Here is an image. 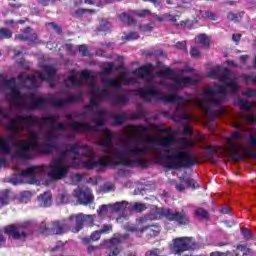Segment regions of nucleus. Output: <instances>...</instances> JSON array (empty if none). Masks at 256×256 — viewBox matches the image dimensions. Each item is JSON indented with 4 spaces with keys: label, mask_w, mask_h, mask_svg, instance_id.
Returning <instances> with one entry per match:
<instances>
[{
    "label": "nucleus",
    "mask_w": 256,
    "mask_h": 256,
    "mask_svg": "<svg viewBox=\"0 0 256 256\" xmlns=\"http://www.w3.org/2000/svg\"><path fill=\"white\" fill-rule=\"evenodd\" d=\"M110 209L113 211H123L129 209V203L127 201L116 202L115 204H110Z\"/></svg>",
    "instance_id": "nucleus-20"
},
{
    "label": "nucleus",
    "mask_w": 256,
    "mask_h": 256,
    "mask_svg": "<svg viewBox=\"0 0 256 256\" xmlns=\"http://www.w3.org/2000/svg\"><path fill=\"white\" fill-rule=\"evenodd\" d=\"M128 256H136L135 254H129Z\"/></svg>",
    "instance_id": "nucleus-64"
},
{
    "label": "nucleus",
    "mask_w": 256,
    "mask_h": 256,
    "mask_svg": "<svg viewBox=\"0 0 256 256\" xmlns=\"http://www.w3.org/2000/svg\"><path fill=\"white\" fill-rule=\"evenodd\" d=\"M109 207H111V205H101L97 210L98 215L100 216L107 215V211H109Z\"/></svg>",
    "instance_id": "nucleus-36"
},
{
    "label": "nucleus",
    "mask_w": 256,
    "mask_h": 256,
    "mask_svg": "<svg viewBox=\"0 0 256 256\" xmlns=\"http://www.w3.org/2000/svg\"><path fill=\"white\" fill-rule=\"evenodd\" d=\"M182 3H191L193 0H181ZM168 5H173V2L171 0H167Z\"/></svg>",
    "instance_id": "nucleus-56"
},
{
    "label": "nucleus",
    "mask_w": 256,
    "mask_h": 256,
    "mask_svg": "<svg viewBox=\"0 0 256 256\" xmlns=\"http://www.w3.org/2000/svg\"><path fill=\"white\" fill-rule=\"evenodd\" d=\"M47 48L51 49V43H47Z\"/></svg>",
    "instance_id": "nucleus-63"
},
{
    "label": "nucleus",
    "mask_w": 256,
    "mask_h": 256,
    "mask_svg": "<svg viewBox=\"0 0 256 256\" xmlns=\"http://www.w3.org/2000/svg\"><path fill=\"white\" fill-rule=\"evenodd\" d=\"M30 225H32L31 221H24L20 224H12L4 227V230H0V247H3L5 241H7L3 233L14 239V241L25 242L27 239V229H29Z\"/></svg>",
    "instance_id": "nucleus-6"
},
{
    "label": "nucleus",
    "mask_w": 256,
    "mask_h": 256,
    "mask_svg": "<svg viewBox=\"0 0 256 256\" xmlns=\"http://www.w3.org/2000/svg\"><path fill=\"white\" fill-rule=\"evenodd\" d=\"M74 221V228H72L73 233H79L81 229H83V224L85 223L89 227H93V222L95 221V215H72Z\"/></svg>",
    "instance_id": "nucleus-12"
},
{
    "label": "nucleus",
    "mask_w": 256,
    "mask_h": 256,
    "mask_svg": "<svg viewBox=\"0 0 256 256\" xmlns=\"http://www.w3.org/2000/svg\"><path fill=\"white\" fill-rule=\"evenodd\" d=\"M217 151H219V147H215V146L207 147V153L208 155H210V157H213V155H217Z\"/></svg>",
    "instance_id": "nucleus-38"
},
{
    "label": "nucleus",
    "mask_w": 256,
    "mask_h": 256,
    "mask_svg": "<svg viewBox=\"0 0 256 256\" xmlns=\"http://www.w3.org/2000/svg\"><path fill=\"white\" fill-rule=\"evenodd\" d=\"M210 256H253V252H251V249H249L243 245H238L233 252L216 251V252H212L210 254Z\"/></svg>",
    "instance_id": "nucleus-14"
},
{
    "label": "nucleus",
    "mask_w": 256,
    "mask_h": 256,
    "mask_svg": "<svg viewBox=\"0 0 256 256\" xmlns=\"http://www.w3.org/2000/svg\"><path fill=\"white\" fill-rule=\"evenodd\" d=\"M73 195L78 199L80 205H89V203H93V192L89 188H77L74 190Z\"/></svg>",
    "instance_id": "nucleus-13"
},
{
    "label": "nucleus",
    "mask_w": 256,
    "mask_h": 256,
    "mask_svg": "<svg viewBox=\"0 0 256 256\" xmlns=\"http://www.w3.org/2000/svg\"><path fill=\"white\" fill-rule=\"evenodd\" d=\"M243 95L246 97H256V92L255 90L248 89L243 92Z\"/></svg>",
    "instance_id": "nucleus-44"
},
{
    "label": "nucleus",
    "mask_w": 256,
    "mask_h": 256,
    "mask_svg": "<svg viewBox=\"0 0 256 256\" xmlns=\"http://www.w3.org/2000/svg\"><path fill=\"white\" fill-rule=\"evenodd\" d=\"M232 40L235 41V43H239V41H241V34H233Z\"/></svg>",
    "instance_id": "nucleus-54"
},
{
    "label": "nucleus",
    "mask_w": 256,
    "mask_h": 256,
    "mask_svg": "<svg viewBox=\"0 0 256 256\" xmlns=\"http://www.w3.org/2000/svg\"><path fill=\"white\" fill-rule=\"evenodd\" d=\"M79 53L82 57H87L89 55V50H87V46L81 45L79 46Z\"/></svg>",
    "instance_id": "nucleus-40"
},
{
    "label": "nucleus",
    "mask_w": 256,
    "mask_h": 256,
    "mask_svg": "<svg viewBox=\"0 0 256 256\" xmlns=\"http://www.w3.org/2000/svg\"><path fill=\"white\" fill-rule=\"evenodd\" d=\"M128 209H131V211H137L138 213H141V211H145L147 207L143 203L132 202V203H129Z\"/></svg>",
    "instance_id": "nucleus-22"
},
{
    "label": "nucleus",
    "mask_w": 256,
    "mask_h": 256,
    "mask_svg": "<svg viewBox=\"0 0 256 256\" xmlns=\"http://www.w3.org/2000/svg\"><path fill=\"white\" fill-rule=\"evenodd\" d=\"M179 183L176 180H170V185H175L176 191H185V189L191 187L195 189L197 187V182L191 178L180 177Z\"/></svg>",
    "instance_id": "nucleus-15"
},
{
    "label": "nucleus",
    "mask_w": 256,
    "mask_h": 256,
    "mask_svg": "<svg viewBox=\"0 0 256 256\" xmlns=\"http://www.w3.org/2000/svg\"><path fill=\"white\" fill-rule=\"evenodd\" d=\"M228 64L230 65V67H237V64H235V62L233 61H229Z\"/></svg>",
    "instance_id": "nucleus-58"
},
{
    "label": "nucleus",
    "mask_w": 256,
    "mask_h": 256,
    "mask_svg": "<svg viewBox=\"0 0 256 256\" xmlns=\"http://www.w3.org/2000/svg\"><path fill=\"white\" fill-rule=\"evenodd\" d=\"M96 1L97 0H84V3L88 5H97ZM107 1H121V0H107Z\"/></svg>",
    "instance_id": "nucleus-53"
},
{
    "label": "nucleus",
    "mask_w": 256,
    "mask_h": 256,
    "mask_svg": "<svg viewBox=\"0 0 256 256\" xmlns=\"http://www.w3.org/2000/svg\"><path fill=\"white\" fill-rule=\"evenodd\" d=\"M95 251H99V246H88V253H95Z\"/></svg>",
    "instance_id": "nucleus-52"
},
{
    "label": "nucleus",
    "mask_w": 256,
    "mask_h": 256,
    "mask_svg": "<svg viewBox=\"0 0 256 256\" xmlns=\"http://www.w3.org/2000/svg\"><path fill=\"white\" fill-rule=\"evenodd\" d=\"M7 25H12V23H14V20H8L6 21Z\"/></svg>",
    "instance_id": "nucleus-61"
},
{
    "label": "nucleus",
    "mask_w": 256,
    "mask_h": 256,
    "mask_svg": "<svg viewBox=\"0 0 256 256\" xmlns=\"http://www.w3.org/2000/svg\"><path fill=\"white\" fill-rule=\"evenodd\" d=\"M101 235H103L101 233V230L99 231H94L91 235H90V238L89 237H86V238H83L82 241L83 243H91V241H99V239H101Z\"/></svg>",
    "instance_id": "nucleus-23"
},
{
    "label": "nucleus",
    "mask_w": 256,
    "mask_h": 256,
    "mask_svg": "<svg viewBox=\"0 0 256 256\" xmlns=\"http://www.w3.org/2000/svg\"><path fill=\"white\" fill-rule=\"evenodd\" d=\"M208 77L211 79H219L222 84H216L206 88L204 92L196 98L191 96L184 98L177 94L165 95L161 92V101L176 105V111L172 116V119L184 127L182 135H191L193 131L187 125H189L191 121H197V117L189 114L187 111L189 105H196V107L203 110L205 115L209 116L211 113H215L213 109H211L213 105H219V103L225 101V97H227V88L231 89L232 93H235V91L239 89L237 80H235V77H233V74H231V71L227 68L218 66L208 72Z\"/></svg>",
    "instance_id": "nucleus-4"
},
{
    "label": "nucleus",
    "mask_w": 256,
    "mask_h": 256,
    "mask_svg": "<svg viewBox=\"0 0 256 256\" xmlns=\"http://www.w3.org/2000/svg\"><path fill=\"white\" fill-rule=\"evenodd\" d=\"M177 49H182L183 51H187V42H178L176 44Z\"/></svg>",
    "instance_id": "nucleus-46"
},
{
    "label": "nucleus",
    "mask_w": 256,
    "mask_h": 256,
    "mask_svg": "<svg viewBox=\"0 0 256 256\" xmlns=\"http://www.w3.org/2000/svg\"><path fill=\"white\" fill-rule=\"evenodd\" d=\"M69 157L74 167H85V169L101 171L108 165H113L109 158L102 156L98 160L95 159L93 148L87 144H67L66 149L58 152V156L53 158L48 165L30 166L20 174L14 175L10 179V183L12 185H21V183L40 185L45 177H47L46 185L55 181H61V179H65L69 175V169H71Z\"/></svg>",
    "instance_id": "nucleus-2"
},
{
    "label": "nucleus",
    "mask_w": 256,
    "mask_h": 256,
    "mask_svg": "<svg viewBox=\"0 0 256 256\" xmlns=\"http://www.w3.org/2000/svg\"><path fill=\"white\" fill-rule=\"evenodd\" d=\"M5 205H9V190H4L0 194V206L3 207Z\"/></svg>",
    "instance_id": "nucleus-25"
},
{
    "label": "nucleus",
    "mask_w": 256,
    "mask_h": 256,
    "mask_svg": "<svg viewBox=\"0 0 256 256\" xmlns=\"http://www.w3.org/2000/svg\"><path fill=\"white\" fill-rule=\"evenodd\" d=\"M159 215L165 217L168 221H175L178 225H189V215L185 210L182 211H173L171 209H163L161 208L158 211Z\"/></svg>",
    "instance_id": "nucleus-7"
},
{
    "label": "nucleus",
    "mask_w": 256,
    "mask_h": 256,
    "mask_svg": "<svg viewBox=\"0 0 256 256\" xmlns=\"http://www.w3.org/2000/svg\"><path fill=\"white\" fill-rule=\"evenodd\" d=\"M165 21H170V23H174V25H181L183 26V22L177 24V16H173L171 14H164Z\"/></svg>",
    "instance_id": "nucleus-35"
},
{
    "label": "nucleus",
    "mask_w": 256,
    "mask_h": 256,
    "mask_svg": "<svg viewBox=\"0 0 256 256\" xmlns=\"http://www.w3.org/2000/svg\"><path fill=\"white\" fill-rule=\"evenodd\" d=\"M190 55L191 57H193L194 59H201V52L199 51V49H197V47L192 46L190 49Z\"/></svg>",
    "instance_id": "nucleus-34"
},
{
    "label": "nucleus",
    "mask_w": 256,
    "mask_h": 256,
    "mask_svg": "<svg viewBox=\"0 0 256 256\" xmlns=\"http://www.w3.org/2000/svg\"><path fill=\"white\" fill-rule=\"evenodd\" d=\"M196 43L198 45H201V47H204V49H207L209 45H211V41L209 40V36L206 34H200L196 37Z\"/></svg>",
    "instance_id": "nucleus-19"
},
{
    "label": "nucleus",
    "mask_w": 256,
    "mask_h": 256,
    "mask_svg": "<svg viewBox=\"0 0 256 256\" xmlns=\"http://www.w3.org/2000/svg\"><path fill=\"white\" fill-rule=\"evenodd\" d=\"M220 212L223 213V215H227L231 212V208H229V206H226V207L222 208L220 210Z\"/></svg>",
    "instance_id": "nucleus-55"
},
{
    "label": "nucleus",
    "mask_w": 256,
    "mask_h": 256,
    "mask_svg": "<svg viewBox=\"0 0 256 256\" xmlns=\"http://www.w3.org/2000/svg\"><path fill=\"white\" fill-rule=\"evenodd\" d=\"M140 30L143 31L144 33L151 32L153 31V24L150 23V24L140 26Z\"/></svg>",
    "instance_id": "nucleus-41"
},
{
    "label": "nucleus",
    "mask_w": 256,
    "mask_h": 256,
    "mask_svg": "<svg viewBox=\"0 0 256 256\" xmlns=\"http://www.w3.org/2000/svg\"><path fill=\"white\" fill-rule=\"evenodd\" d=\"M109 231H113V226L108 225V224L103 225L102 229L100 230V232H101L102 234H104V233H109Z\"/></svg>",
    "instance_id": "nucleus-43"
},
{
    "label": "nucleus",
    "mask_w": 256,
    "mask_h": 256,
    "mask_svg": "<svg viewBox=\"0 0 256 256\" xmlns=\"http://www.w3.org/2000/svg\"><path fill=\"white\" fill-rule=\"evenodd\" d=\"M147 231L150 237H157L161 233V228L157 225H146L140 229V233Z\"/></svg>",
    "instance_id": "nucleus-17"
},
{
    "label": "nucleus",
    "mask_w": 256,
    "mask_h": 256,
    "mask_svg": "<svg viewBox=\"0 0 256 256\" xmlns=\"http://www.w3.org/2000/svg\"><path fill=\"white\" fill-rule=\"evenodd\" d=\"M188 85H197V79L185 76H174L168 84V91H179V89H185Z\"/></svg>",
    "instance_id": "nucleus-11"
},
{
    "label": "nucleus",
    "mask_w": 256,
    "mask_h": 256,
    "mask_svg": "<svg viewBox=\"0 0 256 256\" xmlns=\"http://www.w3.org/2000/svg\"><path fill=\"white\" fill-rule=\"evenodd\" d=\"M57 203L59 204L69 203V195L67 194V192L63 191L58 194Z\"/></svg>",
    "instance_id": "nucleus-26"
},
{
    "label": "nucleus",
    "mask_w": 256,
    "mask_h": 256,
    "mask_svg": "<svg viewBox=\"0 0 256 256\" xmlns=\"http://www.w3.org/2000/svg\"><path fill=\"white\" fill-rule=\"evenodd\" d=\"M200 13L202 14V17H206V19H212V21L217 20V16L213 14V12L205 11Z\"/></svg>",
    "instance_id": "nucleus-37"
},
{
    "label": "nucleus",
    "mask_w": 256,
    "mask_h": 256,
    "mask_svg": "<svg viewBox=\"0 0 256 256\" xmlns=\"http://www.w3.org/2000/svg\"><path fill=\"white\" fill-rule=\"evenodd\" d=\"M242 235H244L246 239H251V232L246 228H242Z\"/></svg>",
    "instance_id": "nucleus-49"
},
{
    "label": "nucleus",
    "mask_w": 256,
    "mask_h": 256,
    "mask_svg": "<svg viewBox=\"0 0 256 256\" xmlns=\"http://www.w3.org/2000/svg\"><path fill=\"white\" fill-rule=\"evenodd\" d=\"M48 26H49V27H52V29H53L54 31H56L57 33H61V27H59V25H57V24L51 22V23H48Z\"/></svg>",
    "instance_id": "nucleus-47"
},
{
    "label": "nucleus",
    "mask_w": 256,
    "mask_h": 256,
    "mask_svg": "<svg viewBox=\"0 0 256 256\" xmlns=\"http://www.w3.org/2000/svg\"><path fill=\"white\" fill-rule=\"evenodd\" d=\"M227 18L229 19V21H233L234 23H239V21H241V19H243V12H229L227 14Z\"/></svg>",
    "instance_id": "nucleus-24"
},
{
    "label": "nucleus",
    "mask_w": 256,
    "mask_h": 256,
    "mask_svg": "<svg viewBox=\"0 0 256 256\" xmlns=\"http://www.w3.org/2000/svg\"><path fill=\"white\" fill-rule=\"evenodd\" d=\"M132 15H137V17H149L151 15V10L143 9V10H136L132 12Z\"/></svg>",
    "instance_id": "nucleus-28"
},
{
    "label": "nucleus",
    "mask_w": 256,
    "mask_h": 256,
    "mask_svg": "<svg viewBox=\"0 0 256 256\" xmlns=\"http://www.w3.org/2000/svg\"><path fill=\"white\" fill-rule=\"evenodd\" d=\"M152 3H154L155 7H161V3L157 2V0H150Z\"/></svg>",
    "instance_id": "nucleus-57"
},
{
    "label": "nucleus",
    "mask_w": 256,
    "mask_h": 256,
    "mask_svg": "<svg viewBox=\"0 0 256 256\" xmlns=\"http://www.w3.org/2000/svg\"><path fill=\"white\" fill-rule=\"evenodd\" d=\"M109 22L102 21L100 24V31H109Z\"/></svg>",
    "instance_id": "nucleus-45"
},
{
    "label": "nucleus",
    "mask_w": 256,
    "mask_h": 256,
    "mask_svg": "<svg viewBox=\"0 0 256 256\" xmlns=\"http://www.w3.org/2000/svg\"><path fill=\"white\" fill-rule=\"evenodd\" d=\"M154 19H156V21H159V23H163V21H165V14L162 16H159L157 14H153Z\"/></svg>",
    "instance_id": "nucleus-51"
},
{
    "label": "nucleus",
    "mask_w": 256,
    "mask_h": 256,
    "mask_svg": "<svg viewBox=\"0 0 256 256\" xmlns=\"http://www.w3.org/2000/svg\"><path fill=\"white\" fill-rule=\"evenodd\" d=\"M147 256H159V249H153L146 253Z\"/></svg>",
    "instance_id": "nucleus-50"
},
{
    "label": "nucleus",
    "mask_w": 256,
    "mask_h": 256,
    "mask_svg": "<svg viewBox=\"0 0 256 256\" xmlns=\"http://www.w3.org/2000/svg\"><path fill=\"white\" fill-rule=\"evenodd\" d=\"M38 203L40 207H51V192H44L38 196Z\"/></svg>",
    "instance_id": "nucleus-18"
},
{
    "label": "nucleus",
    "mask_w": 256,
    "mask_h": 256,
    "mask_svg": "<svg viewBox=\"0 0 256 256\" xmlns=\"http://www.w3.org/2000/svg\"><path fill=\"white\" fill-rule=\"evenodd\" d=\"M241 117H242V119H244V121H246V123H250V124L256 123V117L253 116V115H249L247 113H243L241 115Z\"/></svg>",
    "instance_id": "nucleus-33"
},
{
    "label": "nucleus",
    "mask_w": 256,
    "mask_h": 256,
    "mask_svg": "<svg viewBox=\"0 0 256 256\" xmlns=\"http://www.w3.org/2000/svg\"><path fill=\"white\" fill-rule=\"evenodd\" d=\"M85 11H87V10H77L76 13L79 15L81 13H85Z\"/></svg>",
    "instance_id": "nucleus-60"
},
{
    "label": "nucleus",
    "mask_w": 256,
    "mask_h": 256,
    "mask_svg": "<svg viewBox=\"0 0 256 256\" xmlns=\"http://www.w3.org/2000/svg\"><path fill=\"white\" fill-rule=\"evenodd\" d=\"M195 215H197L200 219H207L209 217V213H207L203 208L196 209Z\"/></svg>",
    "instance_id": "nucleus-32"
},
{
    "label": "nucleus",
    "mask_w": 256,
    "mask_h": 256,
    "mask_svg": "<svg viewBox=\"0 0 256 256\" xmlns=\"http://www.w3.org/2000/svg\"><path fill=\"white\" fill-rule=\"evenodd\" d=\"M245 81H246V83L256 85V76H254V75L246 76Z\"/></svg>",
    "instance_id": "nucleus-42"
},
{
    "label": "nucleus",
    "mask_w": 256,
    "mask_h": 256,
    "mask_svg": "<svg viewBox=\"0 0 256 256\" xmlns=\"http://www.w3.org/2000/svg\"><path fill=\"white\" fill-rule=\"evenodd\" d=\"M240 59H241L242 61H247V55H242V56L240 57Z\"/></svg>",
    "instance_id": "nucleus-59"
},
{
    "label": "nucleus",
    "mask_w": 256,
    "mask_h": 256,
    "mask_svg": "<svg viewBox=\"0 0 256 256\" xmlns=\"http://www.w3.org/2000/svg\"><path fill=\"white\" fill-rule=\"evenodd\" d=\"M13 37V32L7 28L0 29V39H11Z\"/></svg>",
    "instance_id": "nucleus-27"
},
{
    "label": "nucleus",
    "mask_w": 256,
    "mask_h": 256,
    "mask_svg": "<svg viewBox=\"0 0 256 256\" xmlns=\"http://www.w3.org/2000/svg\"><path fill=\"white\" fill-rule=\"evenodd\" d=\"M40 232L44 234L51 233V227H47V224L42 222L40 224Z\"/></svg>",
    "instance_id": "nucleus-39"
},
{
    "label": "nucleus",
    "mask_w": 256,
    "mask_h": 256,
    "mask_svg": "<svg viewBox=\"0 0 256 256\" xmlns=\"http://www.w3.org/2000/svg\"><path fill=\"white\" fill-rule=\"evenodd\" d=\"M129 239V234H114V237L110 240L104 241V247H108L110 249V253L108 256H117L121 253V243L127 241Z\"/></svg>",
    "instance_id": "nucleus-9"
},
{
    "label": "nucleus",
    "mask_w": 256,
    "mask_h": 256,
    "mask_svg": "<svg viewBox=\"0 0 256 256\" xmlns=\"http://www.w3.org/2000/svg\"><path fill=\"white\" fill-rule=\"evenodd\" d=\"M194 249H199V244H197L193 238L181 237L174 239V253L179 255L183 253V251H194Z\"/></svg>",
    "instance_id": "nucleus-8"
},
{
    "label": "nucleus",
    "mask_w": 256,
    "mask_h": 256,
    "mask_svg": "<svg viewBox=\"0 0 256 256\" xmlns=\"http://www.w3.org/2000/svg\"><path fill=\"white\" fill-rule=\"evenodd\" d=\"M119 19L124 25H133L135 23V20L133 19V16L129 13H122L119 15Z\"/></svg>",
    "instance_id": "nucleus-21"
},
{
    "label": "nucleus",
    "mask_w": 256,
    "mask_h": 256,
    "mask_svg": "<svg viewBox=\"0 0 256 256\" xmlns=\"http://www.w3.org/2000/svg\"><path fill=\"white\" fill-rule=\"evenodd\" d=\"M76 179H77V181H81V175L77 174Z\"/></svg>",
    "instance_id": "nucleus-62"
},
{
    "label": "nucleus",
    "mask_w": 256,
    "mask_h": 256,
    "mask_svg": "<svg viewBox=\"0 0 256 256\" xmlns=\"http://www.w3.org/2000/svg\"><path fill=\"white\" fill-rule=\"evenodd\" d=\"M233 127H235V129H243L244 132L249 131L247 128H243V123L241 122H235Z\"/></svg>",
    "instance_id": "nucleus-48"
},
{
    "label": "nucleus",
    "mask_w": 256,
    "mask_h": 256,
    "mask_svg": "<svg viewBox=\"0 0 256 256\" xmlns=\"http://www.w3.org/2000/svg\"><path fill=\"white\" fill-rule=\"evenodd\" d=\"M122 39L126 41H135V39H139V34L137 32H130L129 34H124Z\"/></svg>",
    "instance_id": "nucleus-31"
},
{
    "label": "nucleus",
    "mask_w": 256,
    "mask_h": 256,
    "mask_svg": "<svg viewBox=\"0 0 256 256\" xmlns=\"http://www.w3.org/2000/svg\"><path fill=\"white\" fill-rule=\"evenodd\" d=\"M115 64L108 62L104 64L103 71L100 72V81L104 87L99 88L95 85V77L89 74V71L81 72V78H77L75 71L70 72V76L64 81L69 89L82 87L88 84L91 93L90 103L84 107L83 112H74L67 114L66 119L70 122L67 124L59 121L58 114H48L42 118L33 116H23L16 114L8 118V131L19 133L26 131L29 140H18L15 144V155L20 159H33L36 153H51L57 149L58 139H75V133H99L96 145L102 147L106 153L103 156L110 159L112 165H136L145 169L149 162L145 155L151 153L155 146L140 142H131L122 140L116 145L113 144V133L105 128L107 119H114V125H123L126 119H143L145 111L138 110L132 114L111 115L103 110L101 101H111L113 105H125L129 102L128 92L124 90L123 85H135L139 79L147 83V87H141L133 91L144 101L161 99V91L157 88L159 84L155 82L153 66L145 65L136 69L135 78H127V72H123L117 79L107 78Z\"/></svg>",
    "instance_id": "nucleus-1"
},
{
    "label": "nucleus",
    "mask_w": 256,
    "mask_h": 256,
    "mask_svg": "<svg viewBox=\"0 0 256 256\" xmlns=\"http://www.w3.org/2000/svg\"><path fill=\"white\" fill-rule=\"evenodd\" d=\"M31 201V192L24 191L20 194L21 203H29Z\"/></svg>",
    "instance_id": "nucleus-30"
},
{
    "label": "nucleus",
    "mask_w": 256,
    "mask_h": 256,
    "mask_svg": "<svg viewBox=\"0 0 256 256\" xmlns=\"http://www.w3.org/2000/svg\"><path fill=\"white\" fill-rule=\"evenodd\" d=\"M55 79V68L52 66H44L42 72L28 75L21 73L18 76V82L15 78L7 79L4 75H0V87L6 93L7 99L10 101L11 109L16 111H33L35 109H45L47 105L61 109L81 101V95H70L65 99H61L56 95L49 94L47 96L28 92L22 94L21 87L26 89H37L41 85V81H48L53 87Z\"/></svg>",
    "instance_id": "nucleus-3"
},
{
    "label": "nucleus",
    "mask_w": 256,
    "mask_h": 256,
    "mask_svg": "<svg viewBox=\"0 0 256 256\" xmlns=\"http://www.w3.org/2000/svg\"><path fill=\"white\" fill-rule=\"evenodd\" d=\"M70 229L73 233V229H75L73 216H70L67 220L52 222L50 226V233H53V235H63Z\"/></svg>",
    "instance_id": "nucleus-10"
},
{
    "label": "nucleus",
    "mask_w": 256,
    "mask_h": 256,
    "mask_svg": "<svg viewBox=\"0 0 256 256\" xmlns=\"http://www.w3.org/2000/svg\"><path fill=\"white\" fill-rule=\"evenodd\" d=\"M134 134H129V137H137L144 139L146 143L162 147L167 153L163 157V165L167 169H181V167H191L196 163L195 155L191 153V146L193 142L187 138H175V136H168L164 138H155L147 136L143 138L145 133L150 131L147 126L139 125L131 127Z\"/></svg>",
    "instance_id": "nucleus-5"
},
{
    "label": "nucleus",
    "mask_w": 256,
    "mask_h": 256,
    "mask_svg": "<svg viewBox=\"0 0 256 256\" xmlns=\"http://www.w3.org/2000/svg\"><path fill=\"white\" fill-rule=\"evenodd\" d=\"M101 191L103 193H111V191H115V184L107 182L101 187Z\"/></svg>",
    "instance_id": "nucleus-29"
},
{
    "label": "nucleus",
    "mask_w": 256,
    "mask_h": 256,
    "mask_svg": "<svg viewBox=\"0 0 256 256\" xmlns=\"http://www.w3.org/2000/svg\"><path fill=\"white\" fill-rule=\"evenodd\" d=\"M15 39H17L18 41H29V43H34V44L39 43V38L37 37V34L32 33L30 27H27L24 30L23 34L16 35Z\"/></svg>",
    "instance_id": "nucleus-16"
}]
</instances>
